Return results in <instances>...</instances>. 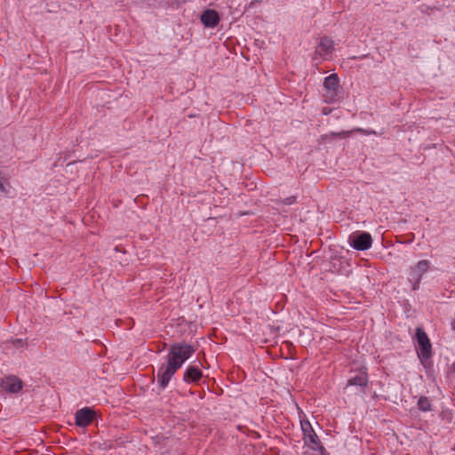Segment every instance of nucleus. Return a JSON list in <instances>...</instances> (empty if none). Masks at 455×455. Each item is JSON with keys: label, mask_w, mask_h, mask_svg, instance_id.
<instances>
[{"label": "nucleus", "mask_w": 455, "mask_h": 455, "mask_svg": "<svg viewBox=\"0 0 455 455\" xmlns=\"http://www.w3.org/2000/svg\"><path fill=\"white\" fill-rule=\"evenodd\" d=\"M2 387L8 392L17 393L22 387V381L15 376H9L3 380Z\"/></svg>", "instance_id": "10"}, {"label": "nucleus", "mask_w": 455, "mask_h": 455, "mask_svg": "<svg viewBox=\"0 0 455 455\" xmlns=\"http://www.w3.org/2000/svg\"><path fill=\"white\" fill-rule=\"evenodd\" d=\"M196 349L186 343H177L171 347L167 355V363L163 364L157 371V384L161 389H164L172 377L182 366Z\"/></svg>", "instance_id": "1"}, {"label": "nucleus", "mask_w": 455, "mask_h": 455, "mask_svg": "<svg viewBox=\"0 0 455 455\" xmlns=\"http://www.w3.org/2000/svg\"><path fill=\"white\" fill-rule=\"evenodd\" d=\"M23 344H24V343H23V340H22V339H15V340L13 341V346H14L15 347H20V346H23Z\"/></svg>", "instance_id": "17"}, {"label": "nucleus", "mask_w": 455, "mask_h": 455, "mask_svg": "<svg viewBox=\"0 0 455 455\" xmlns=\"http://www.w3.org/2000/svg\"><path fill=\"white\" fill-rule=\"evenodd\" d=\"M333 49H334L333 41L331 38L324 36V37L321 38V40L315 49V52L319 55L324 56V55H328V54L331 53Z\"/></svg>", "instance_id": "11"}, {"label": "nucleus", "mask_w": 455, "mask_h": 455, "mask_svg": "<svg viewBox=\"0 0 455 455\" xmlns=\"http://www.w3.org/2000/svg\"><path fill=\"white\" fill-rule=\"evenodd\" d=\"M0 192L4 193V194L7 193V189L5 188V186H4V180L1 176H0Z\"/></svg>", "instance_id": "16"}, {"label": "nucleus", "mask_w": 455, "mask_h": 455, "mask_svg": "<svg viewBox=\"0 0 455 455\" xmlns=\"http://www.w3.org/2000/svg\"><path fill=\"white\" fill-rule=\"evenodd\" d=\"M300 427L301 430L303 432V439L305 441V443L308 445L312 450H318L319 448H322L321 442L315 434V430L312 427L311 423L308 419H302L300 420Z\"/></svg>", "instance_id": "2"}, {"label": "nucleus", "mask_w": 455, "mask_h": 455, "mask_svg": "<svg viewBox=\"0 0 455 455\" xmlns=\"http://www.w3.org/2000/svg\"><path fill=\"white\" fill-rule=\"evenodd\" d=\"M350 133V132H338V133H335V132H331V134L329 135H324L322 137L323 140H326L327 138L329 137H338V138H345L347 136H348V134Z\"/></svg>", "instance_id": "13"}, {"label": "nucleus", "mask_w": 455, "mask_h": 455, "mask_svg": "<svg viewBox=\"0 0 455 455\" xmlns=\"http://www.w3.org/2000/svg\"><path fill=\"white\" fill-rule=\"evenodd\" d=\"M323 86L326 91L325 97L333 101L338 96L339 90V81L337 74L328 76L323 82Z\"/></svg>", "instance_id": "5"}, {"label": "nucleus", "mask_w": 455, "mask_h": 455, "mask_svg": "<svg viewBox=\"0 0 455 455\" xmlns=\"http://www.w3.org/2000/svg\"><path fill=\"white\" fill-rule=\"evenodd\" d=\"M427 271V260H420L411 268L408 280L412 284V290H418L422 275Z\"/></svg>", "instance_id": "4"}, {"label": "nucleus", "mask_w": 455, "mask_h": 455, "mask_svg": "<svg viewBox=\"0 0 455 455\" xmlns=\"http://www.w3.org/2000/svg\"><path fill=\"white\" fill-rule=\"evenodd\" d=\"M426 403L427 399L425 397H420V399L418 401V405L422 411H427V406L425 405Z\"/></svg>", "instance_id": "14"}, {"label": "nucleus", "mask_w": 455, "mask_h": 455, "mask_svg": "<svg viewBox=\"0 0 455 455\" xmlns=\"http://www.w3.org/2000/svg\"><path fill=\"white\" fill-rule=\"evenodd\" d=\"M348 243L357 251H365L371 248L372 238L367 232H355L349 235Z\"/></svg>", "instance_id": "3"}, {"label": "nucleus", "mask_w": 455, "mask_h": 455, "mask_svg": "<svg viewBox=\"0 0 455 455\" xmlns=\"http://www.w3.org/2000/svg\"><path fill=\"white\" fill-rule=\"evenodd\" d=\"M202 23L208 28H215L220 22L219 13L215 10H206L201 15Z\"/></svg>", "instance_id": "8"}, {"label": "nucleus", "mask_w": 455, "mask_h": 455, "mask_svg": "<svg viewBox=\"0 0 455 455\" xmlns=\"http://www.w3.org/2000/svg\"><path fill=\"white\" fill-rule=\"evenodd\" d=\"M94 412L90 408H83L76 412V424L79 427H86L92 421Z\"/></svg>", "instance_id": "7"}, {"label": "nucleus", "mask_w": 455, "mask_h": 455, "mask_svg": "<svg viewBox=\"0 0 455 455\" xmlns=\"http://www.w3.org/2000/svg\"><path fill=\"white\" fill-rule=\"evenodd\" d=\"M296 200V197L295 196H290V197H287L285 198L283 203L286 205H291Z\"/></svg>", "instance_id": "15"}, {"label": "nucleus", "mask_w": 455, "mask_h": 455, "mask_svg": "<svg viewBox=\"0 0 455 455\" xmlns=\"http://www.w3.org/2000/svg\"><path fill=\"white\" fill-rule=\"evenodd\" d=\"M427 347H428V355H429L430 354V348H431V344H430L429 341H428Z\"/></svg>", "instance_id": "18"}, {"label": "nucleus", "mask_w": 455, "mask_h": 455, "mask_svg": "<svg viewBox=\"0 0 455 455\" xmlns=\"http://www.w3.org/2000/svg\"><path fill=\"white\" fill-rule=\"evenodd\" d=\"M417 339L419 343V348L417 350L418 357L422 365L427 367V333L422 328L417 329Z\"/></svg>", "instance_id": "6"}, {"label": "nucleus", "mask_w": 455, "mask_h": 455, "mask_svg": "<svg viewBox=\"0 0 455 455\" xmlns=\"http://www.w3.org/2000/svg\"><path fill=\"white\" fill-rule=\"evenodd\" d=\"M368 383L367 373L364 371H359L355 376L348 379L347 387L356 386L361 388L366 387Z\"/></svg>", "instance_id": "12"}, {"label": "nucleus", "mask_w": 455, "mask_h": 455, "mask_svg": "<svg viewBox=\"0 0 455 455\" xmlns=\"http://www.w3.org/2000/svg\"><path fill=\"white\" fill-rule=\"evenodd\" d=\"M203 377L202 371L196 365H189L183 376V379L187 383L197 382Z\"/></svg>", "instance_id": "9"}]
</instances>
